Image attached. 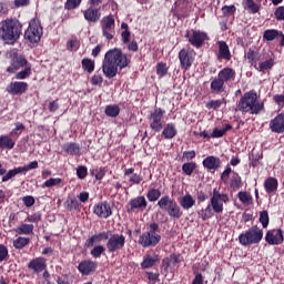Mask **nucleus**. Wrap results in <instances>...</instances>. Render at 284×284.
<instances>
[{"label":"nucleus","instance_id":"1","mask_svg":"<svg viewBox=\"0 0 284 284\" xmlns=\"http://www.w3.org/2000/svg\"><path fill=\"white\" fill-rule=\"evenodd\" d=\"M130 65V58L119 48L110 49L102 61V71L106 79H114L119 70H124Z\"/></svg>","mask_w":284,"mask_h":284},{"label":"nucleus","instance_id":"2","mask_svg":"<svg viewBox=\"0 0 284 284\" xmlns=\"http://www.w3.org/2000/svg\"><path fill=\"white\" fill-rule=\"evenodd\" d=\"M258 99L260 95L256 91L251 90L245 92L243 97L237 101L236 112L258 116L261 112H265V102Z\"/></svg>","mask_w":284,"mask_h":284},{"label":"nucleus","instance_id":"3","mask_svg":"<svg viewBox=\"0 0 284 284\" xmlns=\"http://www.w3.org/2000/svg\"><path fill=\"white\" fill-rule=\"evenodd\" d=\"M223 203H230V196L226 193H221L216 187L213 189L210 203L205 209L201 210L202 221H210L215 214H223Z\"/></svg>","mask_w":284,"mask_h":284},{"label":"nucleus","instance_id":"4","mask_svg":"<svg viewBox=\"0 0 284 284\" xmlns=\"http://www.w3.org/2000/svg\"><path fill=\"white\" fill-rule=\"evenodd\" d=\"M21 22L17 19H6L0 26V39L8 45L14 44V42L21 37Z\"/></svg>","mask_w":284,"mask_h":284},{"label":"nucleus","instance_id":"5","mask_svg":"<svg viewBox=\"0 0 284 284\" xmlns=\"http://www.w3.org/2000/svg\"><path fill=\"white\" fill-rule=\"evenodd\" d=\"M159 232V223L153 222L149 225V231H145L139 236L138 243L141 247H156L161 243V235Z\"/></svg>","mask_w":284,"mask_h":284},{"label":"nucleus","instance_id":"6","mask_svg":"<svg viewBox=\"0 0 284 284\" xmlns=\"http://www.w3.org/2000/svg\"><path fill=\"white\" fill-rule=\"evenodd\" d=\"M261 241H263V229L258 227V225H253L239 235V243L240 245H243V247L258 245Z\"/></svg>","mask_w":284,"mask_h":284},{"label":"nucleus","instance_id":"7","mask_svg":"<svg viewBox=\"0 0 284 284\" xmlns=\"http://www.w3.org/2000/svg\"><path fill=\"white\" fill-rule=\"evenodd\" d=\"M158 206L163 212H166V214L171 219L179 220L181 219V216H183V211L181 210V206L179 205L178 202L174 201V199L170 197V195H163L158 201Z\"/></svg>","mask_w":284,"mask_h":284},{"label":"nucleus","instance_id":"8","mask_svg":"<svg viewBox=\"0 0 284 284\" xmlns=\"http://www.w3.org/2000/svg\"><path fill=\"white\" fill-rule=\"evenodd\" d=\"M151 130L153 132H161L165 128V110L155 106L148 115Z\"/></svg>","mask_w":284,"mask_h":284},{"label":"nucleus","instance_id":"9","mask_svg":"<svg viewBox=\"0 0 284 284\" xmlns=\"http://www.w3.org/2000/svg\"><path fill=\"white\" fill-rule=\"evenodd\" d=\"M43 37V27H41V21L39 19H33L29 23V28L24 32V39L30 41V43H39Z\"/></svg>","mask_w":284,"mask_h":284},{"label":"nucleus","instance_id":"10","mask_svg":"<svg viewBox=\"0 0 284 284\" xmlns=\"http://www.w3.org/2000/svg\"><path fill=\"white\" fill-rule=\"evenodd\" d=\"M105 247L109 254L121 252L125 247V235L116 233L110 236V233H108Z\"/></svg>","mask_w":284,"mask_h":284},{"label":"nucleus","instance_id":"11","mask_svg":"<svg viewBox=\"0 0 284 284\" xmlns=\"http://www.w3.org/2000/svg\"><path fill=\"white\" fill-rule=\"evenodd\" d=\"M8 57L11 58V65L7 68V72H10V74H14V72L21 70V68L30 65V63H28V60H26L23 55L19 54V51L17 49L9 51Z\"/></svg>","mask_w":284,"mask_h":284},{"label":"nucleus","instance_id":"12","mask_svg":"<svg viewBox=\"0 0 284 284\" xmlns=\"http://www.w3.org/2000/svg\"><path fill=\"white\" fill-rule=\"evenodd\" d=\"M100 23L102 28V36L106 41H112L116 34V31L114 30V28H116L114 14L103 17Z\"/></svg>","mask_w":284,"mask_h":284},{"label":"nucleus","instance_id":"13","mask_svg":"<svg viewBox=\"0 0 284 284\" xmlns=\"http://www.w3.org/2000/svg\"><path fill=\"white\" fill-rule=\"evenodd\" d=\"M196 53L190 48H183L179 52L180 67L182 70H190L194 63Z\"/></svg>","mask_w":284,"mask_h":284},{"label":"nucleus","instance_id":"14","mask_svg":"<svg viewBox=\"0 0 284 284\" xmlns=\"http://www.w3.org/2000/svg\"><path fill=\"white\" fill-rule=\"evenodd\" d=\"M185 39H187L189 43L193 45V48H202L205 41H207V33L197 30V31H192L186 30L185 32Z\"/></svg>","mask_w":284,"mask_h":284},{"label":"nucleus","instance_id":"15","mask_svg":"<svg viewBox=\"0 0 284 284\" xmlns=\"http://www.w3.org/2000/svg\"><path fill=\"white\" fill-rule=\"evenodd\" d=\"M264 241L267 245H283L284 231L283 229H271L266 232Z\"/></svg>","mask_w":284,"mask_h":284},{"label":"nucleus","instance_id":"16","mask_svg":"<svg viewBox=\"0 0 284 284\" xmlns=\"http://www.w3.org/2000/svg\"><path fill=\"white\" fill-rule=\"evenodd\" d=\"M93 214L99 219H110L112 216V206L108 201L99 202L93 206Z\"/></svg>","mask_w":284,"mask_h":284},{"label":"nucleus","instance_id":"17","mask_svg":"<svg viewBox=\"0 0 284 284\" xmlns=\"http://www.w3.org/2000/svg\"><path fill=\"white\" fill-rule=\"evenodd\" d=\"M183 263V256L180 253L170 254L162 260V270L168 274L170 267H176V265Z\"/></svg>","mask_w":284,"mask_h":284},{"label":"nucleus","instance_id":"18","mask_svg":"<svg viewBox=\"0 0 284 284\" xmlns=\"http://www.w3.org/2000/svg\"><path fill=\"white\" fill-rule=\"evenodd\" d=\"M219 51L216 54L217 61H232V52L227 42L220 40L216 42Z\"/></svg>","mask_w":284,"mask_h":284},{"label":"nucleus","instance_id":"19","mask_svg":"<svg viewBox=\"0 0 284 284\" xmlns=\"http://www.w3.org/2000/svg\"><path fill=\"white\" fill-rule=\"evenodd\" d=\"M145 207H148V200H145V196L140 195L130 200L128 213L132 214V212H136V210H145Z\"/></svg>","mask_w":284,"mask_h":284},{"label":"nucleus","instance_id":"20","mask_svg":"<svg viewBox=\"0 0 284 284\" xmlns=\"http://www.w3.org/2000/svg\"><path fill=\"white\" fill-rule=\"evenodd\" d=\"M203 168L207 170L209 172H216L221 165H223V162L221 161V158L209 155L206 156L202 162Z\"/></svg>","mask_w":284,"mask_h":284},{"label":"nucleus","instance_id":"21","mask_svg":"<svg viewBox=\"0 0 284 284\" xmlns=\"http://www.w3.org/2000/svg\"><path fill=\"white\" fill-rule=\"evenodd\" d=\"M268 128L271 132L275 134L284 133V113H278L274 119L270 121Z\"/></svg>","mask_w":284,"mask_h":284},{"label":"nucleus","instance_id":"22","mask_svg":"<svg viewBox=\"0 0 284 284\" xmlns=\"http://www.w3.org/2000/svg\"><path fill=\"white\" fill-rule=\"evenodd\" d=\"M83 17L89 23H98L101 19V7H89L83 11Z\"/></svg>","mask_w":284,"mask_h":284},{"label":"nucleus","instance_id":"23","mask_svg":"<svg viewBox=\"0 0 284 284\" xmlns=\"http://www.w3.org/2000/svg\"><path fill=\"white\" fill-rule=\"evenodd\" d=\"M28 90V84L26 82H10L7 87V92L9 94H13L17 97H21V94H24V92Z\"/></svg>","mask_w":284,"mask_h":284},{"label":"nucleus","instance_id":"24","mask_svg":"<svg viewBox=\"0 0 284 284\" xmlns=\"http://www.w3.org/2000/svg\"><path fill=\"white\" fill-rule=\"evenodd\" d=\"M159 263H161V258H159L158 254H146L143 256L140 266L142 270H152V267H156Z\"/></svg>","mask_w":284,"mask_h":284},{"label":"nucleus","instance_id":"25","mask_svg":"<svg viewBox=\"0 0 284 284\" xmlns=\"http://www.w3.org/2000/svg\"><path fill=\"white\" fill-rule=\"evenodd\" d=\"M97 267H99V264L97 262L92 260H85L79 264L78 270L81 274L88 276L92 274V272H95Z\"/></svg>","mask_w":284,"mask_h":284},{"label":"nucleus","instance_id":"26","mask_svg":"<svg viewBox=\"0 0 284 284\" xmlns=\"http://www.w3.org/2000/svg\"><path fill=\"white\" fill-rule=\"evenodd\" d=\"M47 267L45 260L43 257H36L28 263V268L36 274H41Z\"/></svg>","mask_w":284,"mask_h":284},{"label":"nucleus","instance_id":"27","mask_svg":"<svg viewBox=\"0 0 284 284\" xmlns=\"http://www.w3.org/2000/svg\"><path fill=\"white\" fill-rule=\"evenodd\" d=\"M264 59H266V60L260 62L255 68L257 70V72H262L263 74H265V72H267V70H272V68H274V65L276 63L274 61L273 52H271V54H267V57H264Z\"/></svg>","mask_w":284,"mask_h":284},{"label":"nucleus","instance_id":"28","mask_svg":"<svg viewBox=\"0 0 284 284\" xmlns=\"http://www.w3.org/2000/svg\"><path fill=\"white\" fill-rule=\"evenodd\" d=\"M174 8H179L178 19H187V17H190V11H187V0L175 1Z\"/></svg>","mask_w":284,"mask_h":284},{"label":"nucleus","instance_id":"29","mask_svg":"<svg viewBox=\"0 0 284 284\" xmlns=\"http://www.w3.org/2000/svg\"><path fill=\"white\" fill-rule=\"evenodd\" d=\"M217 78H220L224 83L234 81V79H236V71L232 68H224L217 73Z\"/></svg>","mask_w":284,"mask_h":284},{"label":"nucleus","instance_id":"30","mask_svg":"<svg viewBox=\"0 0 284 284\" xmlns=\"http://www.w3.org/2000/svg\"><path fill=\"white\" fill-rule=\"evenodd\" d=\"M164 129H162V136L164 139H166V141H170L172 139H174V136H176V134H179V131L176 130V124L170 122L166 125L163 126Z\"/></svg>","mask_w":284,"mask_h":284},{"label":"nucleus","instance_id":"31","mask_svg":"<svg viewBox=\"0 0 284 284\" xmlns=\"http://www.w3.org/2000/svg\"><path fill=\"white\" fill-rule=\"evenodd\" d=\"M108 233L109 232L104 231L99 234L92 235L85 241L84 247H94V243H101V241H108Z\"/></svg>","mask_w":284,"mask_h":284},{"label":"nucleus","instance_id":"32","mask_svg":"<svg viewBox=\"0 0 284 284\" xmlns=\"http://www.w3.org/2000/svg\"><path fill=\"white\" fill-rule=\"evenodd\" d=\"M212 94H223L225 92V82L217 75L211 81Z\"/></svg>","mask_w":284,"mask_h":284},{"label":"nucleus","instance_id":"33","mask_svg":"<svg viewBox=\"0 0 284 284\" xmlns=\"http://www.w3.org/2000/svg\"><path fill=\"white\" fill-rule=\"evenodd\" d=\"M229 185L233 192L239 191L240 187H243V178H241V174L239 172H233L230 180Z\"/></svg>","mask_w":284,"mask_h":284},{"label":"nucleus","instance_id":"34","mask_svg":"<svg viewBox=\"0 0 284 284\" xmlns=\"http://www.w3.org/2000/svg\"><path fill=\"white\" fill-rule=\"evenodd\" d=\"M130 174H132V176L129 179V183H131V185H141L143 176L134 173V168H129L124 170V176H130Z\"/></svg>","mask_w":284,"mask_h":284},{"label":"nucleus","instance_id":"35","mask_svg":"<svg viewBox=\"0 0 284 284\" xmlns=\"http://www.w3.org/2000/svg\"><path fill=\"white\" fill-rule=\"evenodd\" d=\"M246 59L250 65H253V68H256L258 61H261V55L258 53V50H254L250 48L246 52Z\"/></svg>","mask_w":284,"mask_h":284},{"label":"nucleus","instance_id":"36","mask_svg":"<svg viewBox=\"0 0 284 284\" xmlns=\"http://www.w3.org/2000/svg\"><path fill=\"white\" fill-rule=\"evenodd\" d=\"M264 189L267 194H272L278 190V180L276 178H267L264 182Z\"/></svg>","mask_w":284,"mask_h":284},{"label":"nucleus","instance_id":"37","mask_svg":"<svg viewBox=\"0 0 284 284\" xmlns=\"http://www.w3.org/2000/svg\"><path fill=\"white\" fill-rule=\"evenodd\" d=\"M180 205L183 210H191L196 205V200L192 197V194L187 193L180 200Z\"/></svg>","mask_w":284,"mask_h":284},{"label":"nucleus","instance_id":"38","mask_svg":"<svg viewBox=\"0 0 284 284\" xmlns=\"http://www.w3.org/2000/svg\"><path fill=\"white\" fill-rule=\"evenodd\" d=\"M242 4L244 10H248L251 14H256L261 11V6L254 2V0H243Z\"/></svg>","mask_w":284,"mask_h":284},{"label":"nucleus","instance_id":"39","mask_svg":"<svg viewBox=\"0 0 284 284\" xmlns=\"http://www.w3.org/2000/svg\"><path fill=\"white\" fill-rule=\"evenodd\" d=\"M14 148V140L8 135L0 136V150H12Z\"/></svg>","mask_w":284,"mask_h":284},{"label":"nucleus","instance_id":"40","mask_svg":"<svg viewBox=\"0 0 284 284\" xmlns=\"http://www.w3.org/2000/svg\"><path fill=\"white\" fill-rule=\"evenodd\" d=\"M16 234H34V225L33 224H20L14 229Z\"/></svg>","mask_w":284,"mask_h":284},{"label":"nucleus","instance_id":"41","mask_svg":"<svg viewBox=\"0 0 284 284\" xmlns=\"http://www.w3.org/2000/svg\"><path fill=\"white\" fill-rule=\"evenodd\" d=\"M104 114H106V116H110L111 119H116V116L121 114V108H119V105L116 104L106 105Z\"/></svg>","mask_w":284,"mask_h":284},{"label":"nucleus","instance_id":"42","mask_svg":"<svg viewBox=\"0 0 284 284\" xmlns=\"http://www.w3.org/2000/svg\"><path fill=\"white\" fill-rule=\"evenodd\" d=\"M281 34V31L276 29H267L263 32V40L264 41H274L275 39H278V36Z\"/></svg>","mask_w":284,"mask_h":284},{"label":"nucleus","instance_id":"43","mask_svg":"<svg viewBox=\"0 0 284 284\" xmlns=\"http://www.w3.org/2000/svg\"><path fill=\"white\" fill-rule=\"evenodd\" d=\"M221 105H227V100H225V98L221 99V100H211L210 102L206 103V109L207 110H215L217 111Z\"/></svg>","mask_w":284,"mask_h":284},{"label":"nucleus","instance_id":"44","mask_svg":"<svg viewBox=\"0 0 284 284\" xmlns=\"http://www.w3.org/2000/svg\"><path fill=\"white\" fill-rule=\"evenodd\" d=\"M146 199L150 201V203H156L159 199H161V190L159 189H149L146 192Z\"/></svg>","mask_w":284,"mask_h":284},{"label":"nucleus","instance_id":"45","mask_svg":"<svg viewBox=\"0 0 284 284\" xmlns=\"http://www.w3.org/2000/svg\"><path fill=\"white\" fill-rule=\"evenodd\" d=\"M17 174H23V171H21V166L14 168L12 170H9L3 176H2V183H8L10 179H14Z\"/></svg>","mask_w":284,"mask_h":284},{"label":"nucleus","instance_id":"46","mask_svg":"<svg viewBox=\"0 0 284 284\" xmlns=\"http://www.w3.org/2000/svg\"><path fill=\"white\" fill-rule=\"evenodd\" d=\"M94 61L89 58L82 59V70L88 72V74H92L94 72Z\"/></svg>","mask_w":284,"mask_h":284},{"label":"nucleus","instance_id":"47","mask_svg":"<svg viewBox=\"0 0 284 284\" xmlns=\"http://www.w3.org/2000/svg\"><path fill=\"white\" fill-rule=\"evenodd\" d=\"M239 201L243 203V205H250L252 203L253 197L252 194L248 193L247 191H240L237 193Z\"/></svg>","mask_w":284,"mask_h":284},{"label":"nucleus","instance_id":"48","mask_svg":"<svg viewBox=\"0 0 284 284\" xmlns=\"http://www.w3.org/2000/svg\"><path fill=\"white\" fill-rule=\"evenodd\" d=\"M194 170H196V162H186L182 165V172L186 174V176H192Z\"/></svg>","mask_w":284,"mask_h":284},{"label":"nucleus","instance_id":"49","mask_svg":"<svg viewBox=\"0 0 284 284\" xmlns=\"http://www.w3.org/2000/svg\"><path fill=\"white\" fill-rule=\"evenodd\" d=\"M30 244V239L28 237H18L13 241V247H16V250H23V247H26V245Z\"/></svg>","mask_w":284,"mask_h":284},{"label":"nucleus","instance_id":"50","mask_svg":"<svg viewBox=\"0 0 284 284\" xmlns=\"http://www.w3.org/2000/svg\"><path fill=\"white\" fill-rule=\"evenodd\" d=\"M169 70L170 68H168V63L165 62H159L156 64V74L158 77H160V79H163V77H166Z\"/></svg>","mask_w":284,"mask_h":284},{"label":"nucleus","instance_id":"51","mask_svg":"<svg viewBox=\"0 0 284 284\" xmlns=\"http://www.w3.org/2000/svg\"><path fill=\"white\" fill-rule=\"evenodd\" d=\"M30 74H32V65L27 64V67H24V70H22L16 74V79H18V80L28 79V77H30Z\"/></svg>","mask_w":284,"mask_h":284},{"label":"nucleus","instance_id":"52","mask_svg":"<svg viewBox=\"0 0 284 284\" xmlns=\"http://www.w3.org/2000/svg\"><path fill=\"white\" fill-rule=\"evenodd\" d=\"M104 253H105V246L103 245H95L90 252L93 258H101L102 254Z\"/></svg>","mask_w":284,"mask_h":284},{"label":"nucleus","instance_id":"53","mask_svg":"<svg viewBox=\"0 0 284 284\" xmlns=\"http://www.w3.org/2000/svg\"><path fill=\"white\" fill-rule=\"evenodd\" d=\"M90 83L91 85H99V87L103 85V75L99 71H97L92 75Z\"/></svg>","mask_w":284,"mask_h":284},{"label":"nucleus","instance_id":"54","mask_svg":"<svg viewBox=\"0 0 284 284\" xmlns=\"http://www.w3.org/2000/svg\"><path fill=\"white\" fill-rule=\"evenodd\" d=\"M235 13H236V6L231 4V6L222 7L223 17H232Z\"/></svg>","mask_w":284,"mask_h":284},{"label":"nucleus","instance_id":"55","mask_svg":"<svg viewBox=\"0 0 284 284\" xmlns=\"http://www.w3.org/2000/svg\"><path fill=\"white\" fill-rule=\"evenodd\" d=\"M260 223L264 230L267 229V225H270V213H267V211H262L260 213Z\"/></svg>","mask_w":284,"mask_h":284},{"label":"nucleus","instance_id":"56","mask_svg":"<svg viewBox=\"0 0 284 284\" xmlns=\"http://www.w3.org/2000/svg\"><path fill=\"white\" fill-rule=\"evenodd\" d=\"M55 185H61V178H51L47 180L42 187H54Z\"/></svg>","mask_w":284,"mask_h":284},{"label":"nucleus","instance_id":"57","mask_svg":"<svg viewBox=\"0 0 284 284\" xmlns=\"http://www.w3.org/2000/svg\"><path fill=\"white\" fill-rule=\"evenodd\" d=\"M235 171H232V166L226 165L225 170L221 173V181L223 183H227V181H230V174H232Z\"/></svg>","mask_w":284,"mask_h":284},{"label":"nucleus","instance_id":"58","mask_svg":"<svg viewBox=\"0 0 284 284\" xmlns=\"http://www.w3.org/2000/svg\"><path fill=\"white\" fill-rule=\"evenodd\" d=\"M77 176H78V179L83 181V179H85V176H88V166H85V165L78 166L77 168Z\"/></svg>","mask_w":284,"mask_h":284},{"label":"nucleus","instance_id":"59","mask_svg":"<svg viewBox=\"0 0 284 284\" xmlns=\"http://www.w3.org/2000/svg\"><path fill=\"white\" fill-rule=\"evenodd\" d=\"M23 130H26V125H23V123L18 122L16 123V128L10 132L11 136H19V134H21V132H23Z\"/></svg>","mask_w":284,"mask_h":284},{"label":"nucleus","instance_id":"60","mask_svg":"<svg viewBox=\"0 0 284 284\" xmlns=\"http://www.w3.org/2000/svg\"><path fill=\"white\" fill-rule=\"evenodd\" d=\"M193 159H196V151H184L182 154V161H192Z\"/></svg>","mask_w":284,"mask_h":284},{"label":"nucleus","instance_id":"61","mask_svg":"<svg viewBox=\"0 0 284 284\" xmlns=\"http://www.w3.org/2000/svg\"><path fill=\"white\" fill-rule=\"evenodd\" d=\"M196 199H197L199 205H201V203H205V201H207L210 196L207 195V193H205V191L200 190L196 193Z\"/></svg>","mask_w":284,"mask_h":284},{"label":"nucleus","instance_id":"62","mask_svg":"<svg viewBox=\"0 0 284 284\" xmlns=\"http://www.w3.org/2000/svg\"><path fill=\"white\" fill-rule=\"evenodd\" d=\"M148 276V280L154 284V283H159V276H161V273L156 272V273H152V272H146L145 273Z\"/></svg>","mask_w":284,"mask_h":284},{"label":"nucleus","instance_id":"63","mask_svg":"<svg viewBox=\"0 0 284 284\" xmlns=\"http://www.w3.org/2000/svg\"><path fill=\"white\" fill-rule=\"evenodd\" d=\"M274 14H275V19H277V21H284V7L283 6L278 7L275 10Z\"/></svg>","mask_w":284,"mask_h":284},{"label":"nucleus","instance_id":"64","mask_svg":"<svg viewBox=\"0 0 284 284\" xmlns=\"http://www.w3.org/2000/svg\"><path fill=\"white\" fill-rule=\"evenodd\" d=\"M273 101H274V103H276V105H278L280 108H283V105H284V94H275L273 97Z\"/></svg>","mask_w":284,"mask_h":284}]
</instances>
